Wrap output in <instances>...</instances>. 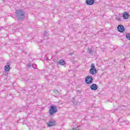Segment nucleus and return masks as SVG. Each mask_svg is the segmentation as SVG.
Returning a JSON list of instances; mask_svg holds the SVG:
<instances>
[{"instance_id":"obj_1","label":"nucleus","mask_w":130,"mask_h":130,"mask_svg":"<svg viewBox=\"0 0 130 130\" xmlns=\"http://www.w3.org/2000/svg\"><path fill=\"white\" fill-rule=\"evenodd\" d=\"M15 15L18 20H24L25 19V13L21 9L16 10Z\"/></svg>"},{"instance_id":"obj_2","label":"nucleus","mask_w":130,"mask_h":130,"mask_svg":"<svg viewBox=\"0 0 130 130\" xmlns=\"http://www.w3.org/2000/svg\"><path fill=\"white\" fill-rule=\"evenodd\" d=\"M57 112V108L55 106H52L50 107V109L49 111V114L50 115H53L54 113H56Z\"/></svg>"},{"instance_id":"obj_3","label":"nucleus","mask_w":130,"mask_h":130,"mask_svg":"<svg viewBox=\"0 0 130 130\" xmlns=\"http://www.w3.org/2000/svg\"><path fill=\"white\" fill-rule=\"evenodd\" d=\"M97 73V70L95 68V65L94 63H91L90 66V69L89 70V74L90 75H95V74Z\"/></svg>"},{"instance_id":"obj_4","label":"nucleus","mask_w":130,"mask_h":130,"mask_svg":"<svg viewBox=\"0 0 130 130\" xmlns=\"http://www.w3.org/2000/svg\"><path fill=\"white\" fill-rule=\"evenodd\" d=\"M93 82V77L92 76H87L85 79L86 84H91Z\"/></svg>"},{"instance_id":"obj_5","label":"nucleus","mask_w":130,"mask_h":130,"mask_svg":"<svg viewBox=\"0 0 130 130\" xmlns=\"http://www.w3.org/2000/svg\"><path fill=\"white\" fill-rule=\"evenodd\" d=\"M117 29L119 32L122 33V32L124 31V26H123V25L121 24L118 25L117 27Z\"/></svg>"},{"instance_id":"obj_6","label":"nucleus","mask_w":130,"mask_h":130,"mask_svg":"<svg viewBox=\"0 0 130 130\" xmlns=\"http://www.w3.org/2000/svg\"><path fill=\"white\" fill-rule=\"evenodd\" d=\"M47 124L48 127H51V126H53L55 125V121L54 120H50Z\"/></svg>"},{"instance_id":"obj_7","label":"nucleus","mask_w":130,"mask_h":130,"mask_svg":"<svg viewBox=\"0 0 130 130\" xmlns=\"http://www.w3.org/2000/svg\"><path fill=\"white\" fill-rule=\"evenodd\" d=\"M90 89L93 91H96V90L98 89V86L96 85V84H93L90 85Z\"/></svg>"},{"instance_id":"obj_8","label":"nucleus","mask_w":130,"mask_h":130,"mask_svg":"<svg viewBox=\"0 0 130 130\" xmlns=\"http://www.w3.org/2000/svg\"><path fill=\"white\" fill-rule=\"evenodd\" d=\"M86 3L88 6H92L94 5V0H86Z\"/></svg>"},{"instance_id":"obj_9","label":"nucleus","mask_w":130,"mask_h":130,"mask_svg":"<svg viewBox=\"0 0 130 130\" xmlns=\"http://www.w3.org/2000/svg\"><path fill=\"white\" fill-rule=\"evenodd\" d=\"M128 17H129V14L127 12H125L123 14V19H128Z\"/></svg>"},{"instance_id":"obj_10","label":"nucleus","mask_w":130,"mask_h":130,"mask_svg":"<svg viewBox=\"0 0 130 130\" xmlns=\"http://www.w3.org/2000/svg\"><path fill=\"white\" fill-rule=\"evenodd\" d=\"M5 70L6 72H10V70H11V67L9 65H6L5 67Z\"/></svg>"},{"instance_id":"obj_11","label":"nucleus","mask_w":130,"mask_h":130,"mask_svg":"<svg viewBox=\"0 0 130 130\" xmlns=\"http://www.w3.org/2000/svg\"><path fill=\"white\" fill-rule=\"evenodd\" d=\"M58 63L60 66H64V64H66V62L64 61V60H60Z\"/></svg>"},{"instance_id":"obj_12","label":"nucleus","mask_w":130,"mask_h":130,"mask_svg":"<svg viewBox=\"0 0 130 130\" xmlns=\"http://www.w3.org/2000/svg\"><path fill=\"white\" fill-rule=\"evenodd\" d=\"M126 38L127 39L130 40V34H127L126 35Z\"/></svg>"},{"instance_id":"obj_13","label":"nucleus","mask_w":130,"mask_h":130,"mask_svg":"<svg viewBox=\"0 0 130 130\" xmlns=\"http://www.w3.org/2000/svg\"><path fill=\"white\" fill-rule=\"evenodd\" d=\"M32 67L33 69H37V65L36 64H32Z\"/></svg>"},{"instance_id":"obj_14","label":"nucleus","mask_w":130,"mask_h":130,"mask_svg":"<svg viewBox=\"0 0 130 130\" xmlns=\"http://www.w3.org/2000/svg\"><path fill=\"white\" fill-rule=\"evenodd\" d=\"M116 20H117V21H118V22H120L121 21V19H120V18L119 17H116Z\"/></svg>"},{"instance_id":"obj_15","label":"nucleus","mask_w":130,"mask_h":130,"mask_svg":"<svg viewBox=\"0 0 130 130\" xmlns=\"http://www.w3.org/2000/svg\"><path fill=\"white\" fill-rule=\"evenodd\" d=\"M88 52H89V53H91V52H92V51L91 49H90L89 48H88Z\"/></svg>"},{"instance_id":"obj_16","label":"nucleus","mask_w":130,"mask_h":130,"mask_svg":"<svg viewBox=\"0 0 130 130\" xmlns=\"http://www.w3.org/2000/svg\"><path fill=\"white\" fill-rule=\"evenodd\" d=\"M31 63H28L27 64V67H28V68H30V67H31Z\"/></svg>"}]
</instances>
